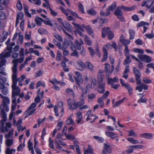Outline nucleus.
I'll return each mask as SVG.
<instances>
[{
	"mask_svg": "<svg viewBox=\"0 0 154 154\" xmlns=\"http://www.w3.org/2000/svg\"><path fill=\"white\" fill-rule=\"evenodd\" d=\"M0 96L2 99V103L0 105V109H5L8 112L9 110L8 105L10 104V100L8 97H5L0 93Z\"/></svg>",
	"mask_w": 154,
	"mask_h": 154,
	"instance_id": "obj_1",
	"label": "nucleus"
},
{
	"mask_svg": "<svg viewBox=\"0 0 154 154\" xmlns=\"http://www.w3.org/2000/svg\"><path fill=\"white\" fill-rule=\"evenodd\" d=\"M102 37L103 38L106 37V35H107L108 36V38L109 40H112L114 37L113 33L110 30L109 27H104L102 29Z\"/></svg>",
	"mask_w": 154,
	"mask_h": 154,
	"instance_id": "obj_2",
	"label": "nucleus"
},
{
	"mask_svg": "<svg viewBox=\"0 0 154 154\" xmlns=\"http://www.w3.org/2000/svg\"><path fill=\"white\" fill-rule=\"evenodd\" d=\"M13 83H12V98H14L15 96H18L20 93V90L19 87L17 86L16 84V82L15 79H13Z\"/></svg>",
	"mask_w": 154,
	"mask_h": 154,
	"instance_id": "obj_3",
	"label": "nucleus"
},
{
	"mask_svg": "<svg viewBox=\"0 0 154 154\" xmlns=\"http://www.w3.org/2000/svg\"><path fill=\"white\" fill-rule=\"evenodd\" d=\"M18 70H12L13 74L12 76V83H13V79H15L16 81V84H17V82L18 81L20 83L26 78V77L23 75H21L19 78H17V72Z\"/></svg>",
	"mask_w": 154,
	"mask_h": 154,
	"instance_id": "obj_4",
	"label": "nucleus"
},
{
	"mask_svg": "<svg viewBox=\"0 0 154 154\" xmlns=\"http://www.w3.org/2000/svg\"><path fill=\"white\" fill-rule=\"evenodd\" d=\"M134 75L135 76L136 80L137 81V85H140L141 83V80L140 78L141 74L139 70L136 67L133 68Z\"/></svg>",
	"mask_w": 154,
	"mask_h": 154,
	"instance_id": "obj_5",
	"label": "nucleus"
},
{
	"mask_svg": "<svg viewBox=\"0 0 154 154\" xmlns=\"http://www.w3.org/2000/svg\"><path fill=\"white\" fill-rule=\"evenodd\" d=\"M24 60V58L23 57L13 60L12 63L14 64V65L12 68V70L16 71L18 70L17 69L18 63H22L23 61Z\"/></svg>",
	"mask_w": 154,
	"mask_h": 154,
	"instance_id": "obj_6",
	"label": "nucleus"
},
{
	"mask_svg": "<svg viewBox=\"0 0 154 154\" xmlns=\"http://www.w3.org/2000/svg\"><path fill=\"white\" fill-rule=\"evenodd\" d=\"M138 57L141 60L144 61L146 63L150 62L152 59L150 57L146 55L139 54Z\"/></svg>",
	"mask_w": 154,
	"mask_h": 154,
	"instance_id": "obj_7",
	"label": "nucleus"
},
{
	"mask_svg": "<svg viewBox=\"0 0 154 154\" xmlns=\"http://www.w3.org/2000/svg\"><path fill=\"white\" fill-rule=\"evenodd\" d=\"M140 85L137 86L136 88V89L139 92H141L143 91V89L145 90H147L148 89V86L143 83H141Z\"/></svg>",
	"mask_w": 154,
	"mask_h": 154,
	"instance_id": "obj_8",
	"label": "nucleus"
},
{
	"mask_svg": "<svg viewBox=\"0 0 154 154\" xmlns=\"http://www.w3.org/2000/svg\"><path fill=\"white\" fill-rule=\"evenodd\" d=\"M77 65V68L80 71H83L85 68V63H84L81 60H78Z\"/></svg>",
	"mask_w": 154,
	"mask_h": 154,
	"instance_id": "obj_9",
	"label": "nucleus"
},
{
	"mask_svg": "<svg viewBox=\"0 0 154 154\" xmlns=\"http://www.w3.org/2000/svg\"><path fill=\"white\" fill-rule=\"evenodd\" d=\"M98 92L101 94H104L105 91V83H103L102 84H98Z\"/></svg>",
	"mask_w": 154,
	"mask_h": 154,
	"instance_id": "obj_10",
	"label": "nucleus"
},
{
	"mask_svg": "<svg viewBox=\"0 0 154 154\" xmlns=\"http://www.w3.org/2000/svg\"><path fill=\"white\" fill-rule=\"evenodd\" d=\"M140 136L142 138L150 139L152 137V134L151 133H145L141 134Z\"/></svg>",
	"mask_w": 154,
	"mask_h": 154,
	"instance_id": "obj_11",
	"label": "nucleus"
},
{
	"mask_svg": "<svg viewBox=\"0 0 154 154\" xmlns=\"http://www.w3.org/2000/svg\"><path fill=\"white\" fill-rule=\"evenodd\" d=\"M85 29L88 34L91 35L92 38H94V36L93 34V30L90 26H87L85 27Z\"/></svg>",
	"mask_w": 154,
	"mask_h": 154,
	"instance_id": "obj_12",
	"label": "nucleus"
},
{
	"mask_svg": "<svg viewBox=\"0 0 154 154\" xmlns=\"http://www.w3.org/2000/svg\"><path fill=\"white\" fill-rule=\"evenodd\" d=\"M103 58L101 60V61L104 62L107 59L108 57V52L106 48L104 47H103Z\"/></svg>",
	"mask_w": 154,
	"mask_h": 154,
	"instance_id": "obj_13",
	"label": "nucleus"
},
{
	"mask_svg": "<svg viewBox=\"0 0 154 154\" xmlns=\"http://www.w3.org/2000/svg\"><path fill=\"white\" fill-rule=\"evenodd\" d=\"M108 84L109 85L113 84V83H117L119 82V79L117 77H115L113 79L107 78Z\"/></svg>",
	"mask_w": 154,
	"mask_h": 154,
	"instance_id": "obj_14",
	"label": "nucleus"
},
{
	"mask_svg": "<svg viewBox=\"0 0 154 154\" xmlns=\"http://www.w3.org/2000/svg\"><path fill=\"white\" fill-rule=\"evenodd\" d=\"M106 135L112 139H114L118 137V135L113 132H106Z\"/></svg>",
	"mask_w": 154,
	"mask_h": 154,
	"instance_id": "obj_15",
	"label": "nucleus"
},
{
	"mask_svg": "<svg viewBox=\"0 0 154 154\" xmlns=\"http://www.w3.org/2000/svg\"><path fill=\"white\" fill-rule=\"evenodd\" d=\"M1 114L2 115L3 119L1 120V122H5L6 120V113L5 112V109H0Z\"/></svg>",
	"mask_w": 154,
	"mask_h": 154,
	"instance_id": "obj_16",
	"label": "nucleus"
},
{
	"mask_svg": "<svg viewBox=\"0 0 154 154\" xmlns=\"http://www.w3.org/2000/svg\"><path fill=\"white\" fill-rule=\"evenodd\" d=\"M121 9H123L125 11H130L133 10L135 8V6H133L131 7H125L123 5L120 7Z\"/></svg>",
	"mask_w": 154,
	"mask_h": 154,
	"instance_id": "obj_17",
	"label": "nucleus"
},
{
	"mask_svg": "<svg viewBox=\"0 0 154 154\" xmlns=\"http://www.w3.org/2000/svg\"><path fill=\"white\" fill-rule=\"evenodd\" d=\"M125 56L126 58L123 61V64L124 65L126 66L127 65V64L130 63L131 62V61L129 55H126Z\"/></svg>",
	"mask_w": 154,
	"mask_h": 154,
	"instance_id": "obj_18",
	"label": "nucleus"
},
{
	"mask_svg": "<svg viewBox=\"0 0 154 154\" xmlns=\"http://www.w3.org/2000/svg\"><path fill=\"white\" fill-rule=\"evenodd\" d=\"M85 68H87L91 71H93L94 67L93 65L89 62H87L85 63Z\"/></svg>",
	"mask_w": 154,
	"mask_h": 154,
	"instance_id": "obj_19",
	"label": "nucleus"
},
{
	"mask_svg": "<svg viewBox=\"0 0 154 154\" xmlns=\"http://www.w3.org/2000/svg\"><path fill=\"white\" fill-rule=\"evenodd\" d=\"M121 9L120 8L118 7L115 10L114 14L117 17L120 16L122 15L123 13Z\"/></svg>",
	"mask_w": 154,
	"mask_h": 154,
	"instance_id": "obj_20",
	"label": "nucleus"
},
{
	"mask_svg": "<svg viewBox=\"0 0 154 154\" xmlns=\"http://www.w3.org/2000/svg\"><path fill=\"white\" fill-rule=\"evenodd\" d=\"M12 52H13V51L6 52L5 53H2L0 55V57H2L4 58L9 57L11 56V54Z\"/></svg>",
	"mask_w": 154,
	"mask_h": 154,
	"instance_id": "obj_21",
	"label": "nucleus"
},
{
	"mask_svg": "<svg viewBox=\"0 0 154 154\" xmlns=\"http://www.w3.org/2000/svg\"><path fill=\"white\" fill-rule=\"evenodd\" d=\"M75 79V81L78 85H79L80 83H82L83 82V79L82 76L79 77L74 76Z\"/></svg>",
	"mask_w": 154,
	"mask_h": 154,
	"instance_id": "obj_22",
	"label": "nucleus"
},
{
	"mask_svg": "<svg viewBox=\"0 0 154 154\" xmlns=\"http://www.w3.org/2000/svg\"><path fill=\"white\" fill-rule=\"evenodd\" d=\"M125 87L128 90L129 94L131 95L132 94L133 89L131 85L128 83H126Z\"/></svg>",
	"mask_w": 154,
	"mask_h": 154,
	"instance_id": "obj_23",
	"label": "nucleus"
},
{
	"mask_svg": "<svg viewBox=\"0 0 154 154\" xmlns=\"http://www.w3.org/2000/svg\"><path fill=\"white\" fill-rule=\"evenodd\" d=\"M62 26H63L67 31H69L71 30L72 26L69 23H66L64 24Z\"/></svg>",
	"mask_w": 154,
	"mask_h": 154,
	"instance_id": "obj_24",
	"label": "nucleus"
},
{
	"mask_svg": "<svg viewBox=\"0 0 154 154\" xmlns=\"http://www.w3.org/2000/svg\"><path fill=\"white\" fill-rule=\"evenodd\" d=\"M125 99H126V97H125L124 98H123L121 100L117 101V102H116L114 104V105L112 106V107L113 108H115L116 107L119 106L121 104L123 103L124 100H125Z\"/></svg>",
	"mask_w": 154,
	"mask_h": 154,
	"instance_id": "obj_25",
	"label": "nucleus"
},
{
	"mask_svg": "<svg viewBox=\"0 0 154 154\" xmlns=\"http://www.w3.org/2000/svg\"><path fill=\"white\" fill-rule=\"evenodd\" d=\"M60 45L58 46V48L60 50H62L63 51V54L64 56H67L69 54V52L66 50V48H63V47H60Z\"/></svg>",
	"mask_w": 154,
	"mask_h": 154,
	"instance_id": "obj_26",
	"label": "nucleus"
},
{
	"mask_svg": "<svg viewBox=\"0 0 154 154\" xmlns=\"http://www.w3.org/2000/svg\"><path fill=\"white\" fill-rule=\"evenodd\" d=\"M75 42V44L76 48L79 50H81L82 49L81 46L83 44L79 42V41L78 40H76Z\"/></svg>",
	"mask_w": 154,
	"mask_h": 154,
	"instance_id": "obj_27",
	"label": "nucleus"
},
{
	"mask_svg": "<svg viewBox=\"0 0 154 154\" xmlns=\"http://www.w3.org/2000/svg\"><path fill=\"white\" fill-rule=\"evenodd\" d=\"M53 35L55 38L59 42H61L63 41V38L62 36L56 33H53Z\"/></svg>",
	"mask_w": 154,
	"mask_h": 154,
	"instance_id": "obj_28",
	"label": "nucleus"
},
{
	"mask_svg": "<svg viewBox=\"0 0 154 154\" xmlns=\"http://www.w3.org/2000/svg\"><path fill=\"white\" fill-rule=\"evenodd\" d=\"M24 10L25 11V13L29 17H31V15L28 12V6L27 5H24Z\"/></svg>",
	"mask_w": 154,
	"mask_h": 154,
	"instance_id": "obj_29",
	"label": "nucleus"
},
{
	"mask_svg": "<svg viewBox=\"0 0 154 154\" xmlns=\"http://www.w3.org/2000/svg\"><path fill=\"white\" fill-rule=\"evenodd\" d=\"M127 140L130 143L133 144H136L139 143V141L137 140H134L133 137H128Z\"/></svg>",
	"mask_w": 154,
	"mask_h": 154,
	"instance_id": "obj_30",
	"label": "nucleus"
},
{
	"mask_svg": "<svg viewBox=\"0 0 154 154\" xmlns=\"http://www.w3.org/2000/svg\"><path fill=\"white\" fill-rule=\"evenodd\" d=\"M104 148L105 151H106L108 153H110L111 152V149L110 148V146L106 143H104Z\"/></svg>",
	"mask_w": 154,
	"mask_h": 154,
	"instance_id": "obj_31",
	"label": "nucleus"
},
{
	"mask_svg": "<svg viewBox=\"0 0 154 154\" xmlns=\"http://www.w3.org/2000/svg\"><path fill=\"white\" fill-rule=\"evenodd\" d=\"M84 41L87 45L89 46L91 45L92 42L87 35L85 36Z\"/></svg>",
	"mask_w": 154,
	"mask_h": 154,
	"instance_id": "obj_32",
	"label": "nucleus"
},
{
	"mask_svg": "<svg viewBox=\"0 0 154 154\" xmlns=\"http://www.w3.org/2000/svg\"><path fill=\"white\" fill-rule=\"evenodd\" d=\"M129 33L130 35V39H134V37L135 31L132 29H130L129 30Z\"/></svg>",
	"mask_w": 154,
	"mask_h": 154,
	"instance_id": "obj_33",
	"label": "nucleus"
},
{
	"mask_svg": "<svg viewBox=\"0 0 154 154\" xmlns=\"http://www.w3.org/2000/svg\"><path fill=\"white\" fill-rule=\"evenodd\" d=\"M84 102L83 101H78L76 103L75 102V105L76 106L73 108V110L76 109L77 108L81 106L82 105L84 104Z\"/></svg>",
	"mask_w": 154,
	"mask_h": 154,
	"instance_id": "obj_34",
	"label": "nucleus"
},
{
	"mask_svg": "<svg viewBox=\"0 0 154 154\" xmlns=\"http://www.w3.org/2000/svg\"><path fill=\"white\" fill-rule=\"evenodd\" d=\"M128 132L129 133L128 135L129 136L134 137H137V134L134 131V130L128 131Z\"/></svg>",
	"mask_w": 154,
	"mask_h": 154,
	"instance_id": "obj_35",
	"label": "nucleus"
},
{
	"mask_svg": "<svg viewBox=\"0 0 154 154\" xmlns=\"http://www.w3.org/2000/svg\"><path fill=\"white\" fill-rule=\"evenodd\" d=\"M2 92L3 94L4 95L7 94L8 93V89L5 85H3L2 88Z\"/></svg>",
	"mask_w": 154,
	"mask_h": 154,
	"instance_id": "obj_36",
	"label": "nucleus"
},
{
	"mask_svg": "<svg viewBox=\"0 0 154 154\" xmlns=\"http://www.w3.org/2000/svg\"><path fill=\"white\" fill-rule=\"evenodd\" d=\"M64 135L67 139L69 140H73L75 139V136L71 135V134H68L66 133H65Z\"/></svg>",
	"mask_w": 154,
	"mask_h": 154,
	"instance_id": "obj_37",
	"label": "nucleus"
},
{
	"mask_svg": "<svg viewBox=\"0 0 154 154\" xmlns=\"http://www.w3.org/2000/svg\"><path fill=\"white\" fill-rule=\"evenodd\" d=\"M2 125V132L4 133L5 132H7L8 131V128L6 126L4 127V122H1Z\"/></svg>",
	"mask_w": 154,
	"mask_h": 154,
	"instance_id": "obj_38",
	"label": "nucleus"
},
{
	"mask_svg": "<svg viewBox=\"0 0 154 154\" xmlns=\"http://www.w3.org/2000/svg\"><path fill=\"white\" fill-rule=\"evenodd\" d=\"M105 69L104 70L106 71L107 73H111L110 70L109 69L110 68V65L109 64L107 63L105 64Z\"/></svg>",
	"mask_w": 154,
	"mask_h": 154,
	"instance_id": "obj_39",
	"label": "nucleus"
},
{
	"mask_svg": "<svg viewBox=\"0 0 154 154\" xmlns=\"http://www.w3.org/2000/svg\"><path fill=\"white\" fill-rule=\"evenodd\" d=\"M36 106V104L35 103H32L31 105L29 106L28 109L26 111V112L28 113L29 110L31 109H33Z\"/></svg>",
	"mask_w": 154,
	"mask_h": 154,
	"instance_id": "obj_40",
	"label": "nucleus"
},
{
	"mask_svg": "<svg viewBox=\"0 0 154 154\" xmlns=\"http://www.w3.org/2000/svg\"><path fill=\"white\" fill-rule=\"evenodd\" d=\"M92 149L89 146L85 152L84 154H92Z\"/></svg>",
	"mask_w": 154,
	"mask_h": 154,
	"instance_id": "obj_41",
	"label": "nucleus"
},
{
	"mask_svg": "<svg viewBox=\"0 0 154 154\" xmlns=\"http://www.w3.org/2000/svg\"><path fill=\"white\" fill-rule=\"evenodd\" d=\"M13 143V140L7 139L6 140V144L7 146H10Z\"/></svg>",
	"mask_w": 154,
	"mask_h": 154,
	"instance_id": "obj_42",
	"label": "nucleus"
},
{
	"mask_svg": "<svg viewBox=\"0 0 154 154\" xmlns=\"http://www.w3.org/2000/svg\"><path fill=\"white\" fill-rule=\"evenodd\" d=\"M43 20L42 18L39 17H37L35 19V21L37 24L39 26H40L41 25L42 23L41 22H42V20Z\"/></svg>",
	"mask_w": 154,
	"mask_h": 154,
	"instance_id": "obj_43",
	"label": "nucleus"
},
{
	"mask_svg": "<svg viewBox=\"0 0 154 154\" xmlns=\"http://www.w3.org/2000/svg\"><path fill=\"white\" fill-rule=\"evenodd\" d=\"M132 146H133V145L129 146L127 147L128 149L126 150L127 153H131L133 152L134 148Z\"/></svg>",
	"mask_w": 154,
	"mask_h": 154,
	"instance_id": "obj_44",
	"label": "nucleus"
},
{
	"mask_svg": "<svg viewBox=\"0 0 154 154\" xmlns=\"http://www.w3.org/2000/svg\"><path fill=\"white\" fill-rule=\"evenodd\" d=\"M3 34L4 35L3 37L0 40L1 42H4L7 39V36L8 35V32H4L3 33Z\"/></svg>",
	"mask_w": 154,
	"mask_h": 154,
	"instance_id": "obj_45",
	"label": "nucleus"
},
{
	"mask_svg": "<svg viewBox=\"0 0 154 154\" xmlns=\"http://www.w3.org/2000/svg\"><path fill=\"white\" fill-rule=\"evenodd\" d=\"M93 138L99 142L102 143L104 141V139L103 137H99L98 136H94Z\"/></svg>",
	"mask_w": 154,
	"mask_h": 154,
	"instance_id": "obj_46",
	"label": "nucleus"
},
{
	"mask_svg": "<svg viewBox=\"0 0 154 154\" xmlns=\"http://www.w3.org/2000/svg\"><path fill=\"white\" fill-rule=\"evenodd\" d=\"M6 17V14L2 11H0V20H3Z\"/></svg>",
	"mask_w": 154,
	"mask_h": 154,
	"instance_id": "obj_47",
	"label": "nucleus"
},
{
	"mask_svg": "<svg viewBox=\"0 0 154 154\" xmlns=\"http://www.w3.org/2000/svg\"><path fill=\"white\" fill-rule=\"evenodd\" d=\"M103 99L101 97H100L97 100V102L100 104V107H103L104 106V103L103 101Z\"/></svg>",
	"mask_w": 154,
	"mask_h": 154,
	"instance_id": "obj_48",
	"label": "nucleus"
},
{
	"mask_svg": "<svg viewBox=\"0 0 154 154\" xmlns=\"http://www.w3.org/2000/svg\"><path fill=\"white\" fill-rule=\"evenodd\" d=\"M116 5L115 2H114L107 9L108 11H113L115 8Z\"/></svg>",
	"mask_w": 154,
	"mask_h": 154,
	"instance_id": "obj_49",
	"label": "nucleus"
},
{
	"mask_svg": "<svg viewBox=\"0 0 154 154\" xmlns=\"http://www.w3.org/2000/svg\"><path fill=\"white\" fill-rule=\"evenodd\" d=\"M87 13L91 15H94L96 14L97 12L94 9H91L87 11Z\"/></svg>",
	"mask_w": 154,
	"mask_h": 154,
	"instance_id": "obj_50",
	"label": "nucleus"
},
{
	"mask_svg": "<svg viewBox=\"0 0 154 154\" xmlns=\"http://www.w3.org/2000/svg\"><path fill=\"white\" fill-rule=\"evenodd\" d=\"M108 21V20L106 18L103 19L102 17L100 18V20L99 21V23L103 24H105L107 23Z\"/></svg>",
	"mask_w": 154,
	"mask_h": 154,
	"instance_id": "obj_51",
	"label": "nucleus"
},
{
	"mask_svg": "<svg viewBox=\"0 0 154 154\" xmlns=\"http://www.w3.org/2000/svg\"><path fill=\"white\" fill-rule=\"evenodd\" d=\"M70 55L76 57L77 58H79V55L78 51L76 50H74L70 54Z\"/></svg>",
	"mask_w": 154,
	"mask_h": 154,
	"instance_id": "obj_52",
	"label": "nucleus"
},
{
	"mask_svg": "<svg viewBox=\"0 0 154 154\" xmlns=\"http://www.w3.org/2000/svg\"><path fill=\"white\" fill-rule=\"evenodd\" d=\"M97 85V80L96 79H92L91 83V87L92 88H94Z\"/></svg>",
	"mask_w": 154,
	"mask_h": 154,
	"instance_id": "obj_53",
	"label": "nucleus"
},
{
	"mask_svg": "<svg viewBox=\"0 0 154 154\" xmlns=\"http://www.w3.org/2000/svg\"><path fill=\"white\" fill-rule=\"evenodd\" d=\"M75 26L82 31H84V30L81 25L79 24L73 23Z\"/></svg>",
	"mask_w": 154,
	"mask_h": 154,
	"instance_id": "obj_54",
	"label": "nucleus"
},
{
	"mask_svg": "<svg viewBox=\"0 0 154 154\" xmlns=\"http://www.w3.org/2000/svg\"><path fill=\"white\" fill-rule=\"evenodd\" d=\"M70 100H71L69 98L68 100V105L69 106V107H70L69 109H70L73 110V108L74 107H76V106L75 105V102L74 103V104H73L72 105V104L71 103H70L69 102V101Z\"/></svg>",
	"mask_w": 154,
	"mask_h": 154,
	"instance_id": "obj_55",
	"label": "nucleus"
},
{
	"mask_svg": "<svg viewBox=\"0 0 154 154\" xmlns=\"http://www.w3.org/2000/svg\"><path fill=\"white\" fill-rule=\"evenodd\" d=\"M54 143L56 148L60 150H62L63 151H64V150L62 149V148L61 146H60L59 143H58V140H55V141Z\"/></svg>",
	"mask_w": 154,
	"mask_h": 154,
	"instance_id": "obj_56",
	"label": "nucleus"
},
{
	"mask_svg": "<svg viewBox=\"0 0 154 154\" xmlns=\"http://www.w3.org/2000/svg\"><path fill=\"white\" fill-rule=\"evenodd\" d=\"M17 7L18 9L20 11L22 9V4L20 1H18L17 3Z\"/></svg>",
	"mask_w": 154,
	"mask_h": 154,
	"instance_id": "obj_57",
	"label": "nucleus"
},
{
	"mask_svg": "<svg viewBox=\"0 0 154 154\" xmlns=\"http://www.w3.org/2000/svg\"><path fill=\"white\" fill-rule=\"evenodd\" d=\"M49 146L52 149H54V142L53 140H51L50 138H49Z\"/></svg>",
	"mask_w": 154,
	"mask_h": 154,
	"instance_id": "obj_58",
	"label": "nucleus"
},
{
	"mask_svg": "<svg viewBox=\"0 0 154 154\" xmlns=\"http://www.w3.org/2000/svg\"><path fill=\"white\" fill-rule=\"evenodd\" d=\"M66 93L68 94H71L73 96L74 95V92L73 90L71 88H67L66 90Z\"/></svg>",
	"mask_w": 154,
	"mask_h": 154,
	"instance_id": "obj_59",
	"label": "nucleus"
},
{
	"mask_svg": "<svg viewBox=\"0 0 154 154\" xmlns=\"http://www.w3.org/2000/svg\"><path fill=\"white\" fill-rule=\"evenodd\" d=\"M13 131L14 130L13 129H11V130H10L8 132V134H5V138H10L11 136L13 135Z\"/></svg>",
	"mask_w": 154,
	"mask_h": 154,
	"instance_id": "obj_60",
	"label": "nucleus"
},
{
	"mask_svg": "<svg viewBox=\"0 0 154 154\" xmlns=\"http://www.w3.org/2000/svg\"><path fill=\"white\" fill-rule=\"evenodd\" d=\"M62 54L61 53L58 51H57L56 60H60L61 59Z\"/></svg>",
	"mask_w": 154,
	"mask_h": 154,
	"instance_id": "obj_61",
	"label": "nucleus"
},
{
	"mask_svg": "<svg viewBox=\"0 0 154 154\" xmlns=\"http://www.w3.org/2000/svg\"><path fill=\"white\" fill-rule=\"evenodd\" d=\"M122 43L125 46H127L128 45H129L130 43V41L129 40L125 39L122 42Z\"/></svg>",
	"mask_w": 154,
	"mask_h": 154,
	"instance_id": "obj_62",
	"label": "nucleus"
},
{
	"mask_svg": "<svg viewBox=\"0 0 154 154\" xmlns=\"http://www.w3.org/2000/svg\"><path fill=\"white\" fill-rule=\"evenodd\" d=\"M78 7L80 11L82 13H85L84 8L83 5L81 4H79Z\"/></svg>",
	"mask_w": 154,
	"mask_h": 154,
	"instance_id": "obj_63",
	"label": "nucleus"
},
{
	"mask_svg": "<svg viewBox=\"0 0 154 154\" xmlns=\"http://www.w3.org/2000/svg\"><path fill=\"white\" fill-rule=\"evenodd\" d=\"M7 79L5 77H3L0 78V84H1L4 85V84L5 83Z\"/></svg>",
	"mask_w": 154,
	"mask_h": 154,
	"instance_id": "obj_64",
	"label": "nucleus"
}]
</instances>
